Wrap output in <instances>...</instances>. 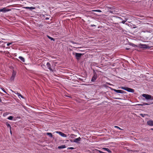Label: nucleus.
I'll use <instances>...</instances> for the list:
<instances>
[{"mask_svg": "<svg viewBox=\"0 0 153 153\" xmlns=\"http://www.w3.org/2000/svg\"><path fill=\"white\" fill-rule=\"evenodd\" d=\"M120 88L122 89L126 90L129 92L134 93V89L132 88H128L127 87H122Z\"/></svg>", "mask_w": 153, "mask_h": 153, "instance_id": "f257e3e1", "label": "nucleus"}, {"mask_svg": "<svg viewBox=\"0 0 153 153\" xmlns=\"http://www.w3.org/2000/svg\"><path fill=\"white\" fill-rule=\"evenodd\" d=\"M142 96L143 97H145L146 100L150 99L152 97L151 95L146 94H143Z\"/></svg>", "mask_w": 153, "mask_h": 153, "instance_id": "f03ea898", "label": "nucleus"}, {"mask_svg": "<svg viewBox=\"0 0 153 153\" xmlns=\"http://www.w3.org/2000/svg\"><path fill=\"white\" fill-rule=\"evenodd\" d=\"M16 75V72L15 71H13L12 72V75L10 79V80L11 81H13L14 80Z\"/></svg>", "mask_w": 153, "mask_h": 153, "instance_id": "7ed1b4c3", "label": "nucleus"}, {"mask_svg": "<svg viewBox=\"0 0 153 153\" xmlns=\"http://www.w3.org/2000/svg\"><path fill=\"white\" fill-rule=\"evenodd\" d=\"M11 10V9H7L6 7H4L2 9H0V12H2L4 13H5L6 12L10 11Z\"/></svg>", "mask_w": 153, "mask_h": 153, "instance_id": "20e7f679", "label": "nucleus"}, {"mask_svg": "<svg viewBox=\"0 0 153 153\" xmlns=\"http://www.w3.org/2000/svg\"><path fill=\"white\" fill-rule=\"evenodd\" d=\"M112 90L114 91L115 92L123 94L125 93L126 92L123 90H116L114 89H113Z\"/></svg>", "mask_w": 153, "mask_h": 153, "instance_id": "39448f33", "label": "nucleus"}, {"mask_svg": "<svg viewBox=\"0 0 153 153\" xmlns=\"http://www.w3.org/2000/svg\"><path fill=\"white\" fill-rule=\"evenodd\" d=\"M56 132L57 133L59 134L60 136L63 137H67V135L64 134V133L56 131Z\"/></svg>", "mask_w": 153, "mask_h": 153, "instance_id": "423d86ee", "label": "nucleus"}, {"mask_svg": "<svg viewBox=\"0 0 153 153\" xmlns=\"http://www.w3.org/2000/svg\"><path fill=\"white\" fill-rule=\"evenodd\" d=\"M84 53H83L82 54L80 53H75V56L76 58L77 59H79V58L81 57L82 55V54H84Z\"/></svg>", "mask_w": 153, "mask_h": 153, "instance_id": "0eeeda50", "label": "nucleus"}, {"mask_svg": "<svg viewBox=\"0 0 153 153\" xmlns=\"http://www.w3.org/2000/svg\"><path fill=\"white\" fill-rule=\"evenodd\" d=\"M97 78V74L95 73L92 77L91 81L92 82H94V81Z\"/></svg>", "mask_w": 153, "mask_h": 153, "instance_id": "6e6552de", "label": "nucleus"}, {"mask_svg": "<svg viewBox=\"0 0 153 153\" xmlns=\"http://www.w3.org/2000/svg\"><path fill=\"white\" fill-rule=\"evenodd\" d=\"M46 65L47 67L50 70V71L52 72L53 71V70L51 68V65L49 62L47 63Z\"/></svg>", "mask_w": 153, "mask_h": 153, "instance_id": "1a4fd4ad", "label": "nucleus"}, {"mask_svg": "<svg viewBox=\"0 0 153 153\" xmlns=\"http://www.w3.org/2000/svg\"><path fill=\"white\" fill-rule=\"evenodd\" d=\"M81 140V138L79 137L78 138L74 139V142L76 143H79V141H80Z\"/></svg>", "mask_w": 153, "mask_h": 153, "instance_id": "9d476101", "label": "nucleus"}, {"mask_svg": "<svg viewBox=\"0 0 153 153\" xmlns=\"http://www.w3.org/2000/svg\"><path fill=\"white\" fill-rule=\"evenodd\" d=\"M147 124L150 126H153V121L150 120L147 121Z\"/></svg>", "mask_w": 153, "mask_h": 153, "instance_id": "9b49d317", "label": "nucleus"}, {"mask_svg": "<svg viewBox=\"0 0 153 153\" xmlns=\"http://www.w3.org/2000/svg\"><path fill=\"white\" fill-rule=\"evenodd\" d=\"M24 8H25L26 9H30V10H32L33 9H36V8L34 7H24Z\"/></svg>", "mask_w": 153, "mask_h": 153, "instance_id": "f8f14e48", "label": "nucleus"}, {"mask_svg": "<svg viewBox=\"0 0 153 153\" xmlns=\"http://www.w3.org/2000/svg\"><path fill=\"white\" fill-rule=\"evenodd\" d=\"M66 147L65 145H63L60 146H59L58 147V148L59 149L65 148Z\"/></svg>", "mask_w": 153, "mask_h": 153, "instance_id": "ddd939ff", "label": "nucleus"}, {"mask_svg": "<svg viewBox=\"0 0 153 153\" xmlns=\"http://www.w3.org/2000/svg\"><path fill=\"white\" fill-rule=\"evenodd\" d=\"M103 149L105 151H107L109 153H111V151L108 148H103Z\"/></svg>", "mask_w": 153, "mask_h": 153, "instance_id": "4468645a", "label": "nucleus"}, {"mask_svg": "<svg viewBox=\"0 0 153 153\" xmlns=\"http://www.w3.org/2000/svg\"><path fill=\"white\" fill-rule=\"evenodd\" d=\"M19 59L22 62H25V59L22 56H19Z\"/></svg>", "mask_w": 153, "mask_h": 153, "instance_id": "2eb2a0df", "label": "nucleus"}, {"mask_svg": "<svg viewBox=\"0 0 153 153\" xmlns=\"http://www.w3.org/2000/svg\"><path fill=\"white\" fill-rule=\"evenodd\" d=\"M47 135L51 137H53V135L51 133H47L46 134Z\"/></svg>", "mask_w": 153, "mask_h": 153, "instance_id": "dca6fc26", "label": "nucleus"}, {"mask_svg": "<svg viewBox=\"0 0 153 153\" xmlns=\"http://www.w3.org/2000/svg\"><path fill=\"white\" fill-rule=\"evenodd\" d=\"M16 94L18 96V97H20L22 98H24L23 97L20 93L17 92Z\"/></svg>", "mask_w": 153, "mask_h": 153, "instance_id": "f3484780", "label": "nucleus"}, {"mask_svg": "<svg viewBox=\"0 0 153 153\" xmlns=\"http://www.w3.org/2000/svg\"><path fill=\"white\" fill-rule=\"evenodd\" d=\"M13 117L12 116H10L7 118V119H8L9 120H13Z\"/></svg>", "mask_w": 153, "mask_h": 153, "instance_id": "a211bd4d", "label": "nucleus"}, {"mask_svg": "<svg viewBox=\"0 0 153 153\" xmlns=\"http://www.w3.org/2000/svg\"><path fill=\"white\" fill-rule=\"evenodd\" d=\"M6 125L7 127L10 128V129H11V126L9 124L7 123L6 124Z\"/></svg>", "mask_w": 153, "mask_h": 153, "instance_id": "6ab92c4d", "label": "nucleus"}, {"mask_svg": "<svg viewBox=\"0 0 153 153\" xmlns=\"http://www.w3.org/2000/svg\"><path fill=\"white\" fill-rule=\"evenodd\" d=\"M127 19L126 18V19H125V20L122 21V22H121V23H122L123 24H124L127 21Z\"/></svg>", "mask_w": 153, "mask_h": 153, "instance_id": "aec40b11", "label": "nucleus"}, {"mask_svg": "<svg viewBox=\"0 0 153 153\" xmlns=\"http://www.w3.org/2000/svg\"><path fill=\"white\" fill-rule=\"evenodd\" d=\"M92 11H95V12H101V11L100 10H93Z\"/></svg>", "mask_w": 153, "mask_h": 153, "instance_id": "412c9836", "label": "nucleus"}, {"mask_svg": "<svg viewBox=\"0 0 153 153\" xmlns=\"http://www.w3.org/2000/svg\"><path fill=\"white\" fill-rule=\"evenodd\" d=\"M48 36V38H49V39H51V40H53V41L54 40L53 39V38H52L48 36Z\"/></svg>", "mask_w": 153, "mask_h": 153, "instance_id": "4be33fe9", "label": "nucleus"}, {"mask_svg": "<svg viewBox=\"0 0 153 153\" xmlns=\"http://www.w3.org/2000/svg\"><path fill=\"white\" fill-rule=\"evenodd\" d=\"M114 127L115 128H117V129H120V130H122V129L120 128L119 127L117 126H114Z\"/></svg>", "mask_w": 153, "mask_h": 153, "instance_id": "5701e85b", "label": "nucleus"}, {"mask_svg": "<svg viewBox=\"0 0 153 153\" xmlns=\"http://www.w3.org/2000/svg\"><path fill=\"white\" fill-rule=\"evenodd\" d=\"M68 149H75V148H74L73 147H69V148H68Z\"/></svg>", "mask_w": 153, "mask_h": 153, "instance_id": "b1692460", "label": "nucleus"}, {"mask_svg": "<svg viewBox=\"0 0 153 153\" xmlns=\"http://www.w3.org/2000/svg\"><path fill=\"white\" fill-rule=\"evenodd\" d=\"M145 115V114H140V115L142 116V117H144V116Z\"/></svg>", "mask_w": 153, "mask_h": 153, "instance_id": "393cba45", "label": "nucleus"}, {"mask_svg": "<svg viewBox=\"0 0 153 153\" xmlns=\"http://www.w3.org/2000/svg\"><path fill=\"white\" fill-rule=\"evenodd\" d=\"M99 152L100 153H105V152H102L101 151H99Z\"/></svg>", "mask_w": 153, "mask_h": 153, "instance_id": "a878e982", "label": "nucleus"}, {"mask_svg": "<svg viewBox=\"0 0 153 153\" xmlns=\"http://www.w3.org/2000/svg\"><path fill=\"white\" fill-rule=\"evenodd\" d=\"M143 105H149V104L147 103H144Z\"/></svg>", "mask_w": 153, "mask_h": 153, "instance_id": "bb28decb", "label": "nucleus"}, {"mask_svg": "<svg viewBox=\"0 0 153 153\" xmlns=\"http://www.w3.org/2000/svg\"><path fill=\"white\" fill-rule=\"evenodd\" d=\"M11 44H12V43H9L7 44V46H9Z\"/></svg>", "mask_w": 153, "mask_h": 153, "instance_id": "cd10ccee", "label": "nucleus"}, {"mask_svg": "<svg viewBox=\"0 0 153 153\" xmlns=\"http://www.w3.org/2000/svg\"><path fill=\"white\" fill-rule=\"evenodd\" d=\"M119 18L120 19V20H122V19L121 18V17H119Z\"/></svg>", "mask_w": 153, "mask_h": 153, "instance_id": "c85d7f7f", "label": "nucleus"}, {"mask_svg": "<svg viewBox=\"0 0 153 153\" xmlns=\"http://www.w3.org/2000/svg\"><path fill=\"white\" fill-rule=\"evenodd\" d=\"M132 46H133V47H137V46H136L134 44H133V45Z\"/></svg>", "mask_w": 153, "mask_h": 153, "instance_id": "c756f323", "label": "nucleus"}, {"mask_svg": "<svg viewBox=\"0 0 153 153\" xmlns=\"http://www.w3.org/2000/svg\"><path fill=\"white\" fill-rule=\"evenodd\" d=\"M10 133L11 134H12V131H11V129H10Z\"/></svg>", "mask_w": 153, "mask_h": 153, "instance_id": "7c9ffc66", "label": "nucleus"}, {"mask_svg": "<svg viewBox=\"0 0 153 153\" xmlns=\"http://www.w3.org/2000/svg\"><path fill=\"white\" fill-rule=\"evenodd\" d=\"M9 53V52L8 51H6V54L8 53Z\"/></svg>", "mask_w": 153, "mask_h": 153, "instance_id": "2f4dec72", "label": "nucleus"}, {"mask_svg": "<svg viewBox=\"0 0 153 153\" xmlns=\"http://www.w3.org/2000/svg\"><path fill=\"white\" fill-rule=\"evenodd\" d=\"M1 102V100L0 99V102Z\"/></svg>", "mask_w": 153, "mask_h": 153, "instance_id": "473e14b6", "label": "nucleus"}, {"mask_svg": "<svg viewBox=\"0 0 153 153\" xmlns=\"http://www.w3.org/2000/svg\"><path fill=\"white\" fill-rule=\"evenodd\" d=\"M130 48H126V49H127V50H129Z\"/></svg>", "mask_w": 153, "mask_h": 153, "instance_id": "72a5a7b5", "label": "nucleus"}, {"mask_svg": "<svg viewBox=\"0 0 153 153\" xmlns=\"http://www.w3.org/2000/svg\"><path fill=\"white\" fill-rule=\"evenodd\" d=\"M152 99L153 100V97H152Z\"/></svg>", "mask_w": 153, "mask_h": 153, "instance_id": "f704fd0d", "label": "nucleus"}, {"mask_svg": "<svg viewBox=\"0 0 153 153\" xmlns=\"http://www.w3.org/2000/svg\"><path fill=\"white\" fill-rule=\"evenodd\" d=\"M77 48H81V47H78Z\"/></svg>", "mask_w": 153, "mask_h": 153, "instance_id": "c9c22d12", "label": "nucleus"}, {"mask_svg": "<svg viewBox=\"0 0 153 153\" xmlns=\"http://www.w3.org/2000/svg\"><path fill=\"white\" fill-rule=\"evenodd\" d=\"M152 130H153V128L151 129Z\"/></svg>", "mask_w": 153, "mask_h": 153, "instance_id": "e433bc0d", "label": "nucleus"}]
</instances>
